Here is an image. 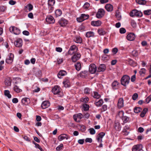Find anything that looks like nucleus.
<instances>
[{
	"label": "nucleus",
	"mask_w": 151,
	"mask_h": 151,
	"mask_svg": "<svg viewBox=\"0 0 151 151\" xmlns=\"http://www.w3.org/2000/svg\"><path fill=\"white\" fill-rule=\"evenodd\" d=\"M130 79V77L127 75L123 76L121 80V84L124 86H126L128 84Z\"/></svg>",
	"instance_id": "f257e3e1"
},
{
	"label": "nucleus",
	"mask_w": 151,
	"mask_h": 151,
	"mask_svg": "<svg viewBox=\"0 0 151 151\" xmlns=\"http://www.w3.org/2000/svg\"><path fill=\"white\" fill-rule=\"evenodd\" d=\"M10 31L16 35H19L20 33V30L18 28L12 26L9 29Z\"/></svg>",
	"instance_id": "f03ea898"
},
{
	"label": "nucleus",
	"mask_w": 151,
	"mask_h": 151,
	"mask_svg": "<svg viewBox=\"0 0 151 151\" xmlns=\"http://www.w3.org/2000/svg\"><path fill=\"white\" fill-rule=\"evenodd\" d=\"M96 67L94 64H91L90 65L89 68V71L91 73L93 74L97 71Z\"/></svg>",
	"instance_id": "7ed1b4c3"
},
{
	"label": "nucleus",
	"mask_w": 151,
	"mask_h": 151,
	"mask_svg": "<svg viewBox=\"0 0 151 151\" xmlns=\"http://www.w3.org/2000/svg\"><path fill=\"white\" fill-rule=\"evenodd\" d=\"M89 18V15L88 14H82L79 18H77V20L79 22H81Z\"/></svg>",
	"instance_id": "20e7f679"
},
{
	"label": "nucleus",
	"mask_w": 151,
	"mask_h": 151,
	"mask_svg": "<svg viewBox=\"0 0 151 151\" xmlns=\"http://www.w3.org/2000/svg\"><path fill=\"white\" fill-rule=\"evenodd\" d=\"M68 23V21L65 19L62 18L59 20L58 23L61 27H64Z\"/></svg>",
	"instance_id": "39448f33"
},
{
	"label": "nucleus",
	"mask_w": 151,
	"mask_h": 151,
	"mask_svg": "<svg viewBox=\"0 0 151 151\" xmlns=\"http://www.w3.org/2000/svg\"><path fill=\"white\" fill-rule=\"evenodd\" d=\"M81 55L78 52L74 53V55L72 57L71 60L73 62H76L81 58Z\"/></svg>",
	"instance_id": "423d86ee"
},
{
	"label": "nucleus",
	"mask_w": 151,
	"mask_h": 151,
	"mask_svg": "<svg viewBox=\"0 0 151 151\" xmlns=\"http://www.w3.org/2000/svg\"><path fill=\"white\" fill-rule=\"evenodd\" d=\"M105 12L104 10L102 9H99L96 14V17L98 18L102 17L104 15Z\"/></svg>",
	"instance_id": "0eeeda50"
},
{
	"label": "nucleus",
	"mask_w": 151,
	"mask_h": 151,
	"mask_svg": "<svg viewBox=\"0 0 151 151\" xmlns=\"http://www.w3.org/2000/svg\"><path fill=\"white\" fill-rule=\"evenodd\" d=\"M76 48L77 47L76 45H73L71 46L68 51V54L71 55L74 54L76 52V51L75 50Z\"/></svg>",
	"instance_id": "6e6552de"
},
{
	"label": "nucleus",
	"mask_w": 151,
	"mask_h": 151,
	"mask_svg": "<svg viewBox=\"0 0 151 151\" xmlns=\"http://www.w3.org/2000/svg\"><path fill=\"white\" fill-rule=\"evenodd\" d=\"M52 92L55 95L58 94L60 92V88L58 86H55L52 88Z\"/></svg>",
	"instance_id": "1a4fd4ad"
},
{
	"label": "nucleus",
	"mask_w": 151,
	"mask_h": 151,
	"mask_svg": "<svg viewBox=\"0 0 151 151\" xmlns=\"http://www.w3.org/2000/svg\"><path fill=\"white\" fill-rule=\"evenodd\" d=\"M46 22L48 24H53L55 22L53 17L52 16H47L46 19Z\"/></svg>",
	"instance_id": "9d476101"
},
{
	"label": "nucleus",
	"mask_w": 151,
	"mask_h": 151,
	"mask_svg": "<svg viewBox=\"0 0 151 151\" xmlns=\"http://www.w3.org/2000/svg\"><path fill=\"white\" fill-rule=\"evenodd\" d=\"M105 133L104 132L99 133L97 137V139L99 142L101 143L102 142V138L105 135Z\"/></svg>",
	"instance_id": "9b49d317"
},
{
	"label": "nucleus",
	"mask_w": 151,
	"mask_h": 151,
	"mask_svg": "<svg viewBox=\"0 0 151 151\" xmlns=\"http://www.w3.org/2000/svg\"><path fill=\"white\" fill-rule=\"evenodd\" d=\"M14 45L16 47H20L22 45V40L21 38H19L16 40L15 42Z\"/></svg>",
	"instance_id": "f8f14e48"
},
{
	"label": "nucleus",
	"mask_w": 151,
	"mask_h": 151,
	"mask_svg": "<svg viewBox=\"0 0 151 151\" xmlns=\"http://www.w3.org/2000/svg\"><path fill=\"white\" fill-rule=\"evenodd\" d=\"M135 38V34L133 33H130L128 34L127 36V39L130 41L134 40Z\"/></svg>",
	"instance_id": "ddd939ff"
},
{
	"label": "nucleus",
	"mask_w": 151,
	"mask_h": 151,
	"mask_svg": "<svg viewBox=\"0 0 151 151\" xmlns=\"http://www.w3.org/2000/svg\"><path fill=\"white\" fill-rule=\"evenodd\" d=\"M70 138V136L67 134H62L59 136L58 139L59 141H60L65 139L67 140Z\"/></svg>",
	"instance_id": "4468645a"
},
{
	"label": "nucleus",
	"mask_w": 151,
	"mask_h": 151,
	"mask_svg": "<svg viewBox=\"0 0 151 151\" xmlns=\"http://www.w3.org/2000/svg\"><path fill=\"white\" fill-rule=\"evenodd\" d=\"M142 146L141 144L137 145H134L132 148V151H139L142 149Z\"/></svg>",
	"instance_id": "2eb2a0df"
},
{
	"label": "nucleus",
	"mask_w": 151,
	"mask_h": 151,
	"mask_svg": "<svg viewBox=\"0 0 151 151\" xmlns=\"http://www.w3.org/2000/svg\"><path fill=\"white\" fill-rule=\"evenodd\" d=\"M14 57V55L12 53H10L8 57L6 59V62L8 63H11L13 60Z\"/></svg>",
	"instance_id": "dca6fc26"
},
{
	"label": "nucleus",
	"mask_w": 151,
	"mask_h": 151,
	"mask_svg": "<svg viewBox=\"0 0 151 151\" xmlns=\"http://www.w3.org/2000/svg\"><path fill=\"white\" fill-rule=\"evenodd\" d=\"M106 69V67L105 65L104 64H101L100 65L98 68L97 72H104Z\"/></svg>",
	"instance_id": "f3484780"
},
{
	"label": "nucleus",
	"mask_w": 151,
	"mask_h": 151,
	"mask_svg": "<svg viewBox=\"0 0 151 151\" xmlns=\"http://www.w3.org/2000/svg\"><path fill=\"white\" fill-rule=\"evenodd\" d=\"M30 99L29 98L25 97L23 98L22 100V102L25 105H27L30 103Z\"/></svg>",
	"instance_id": "a211bd4d"
},
{
	"label": "nucleus",
	"mask_w": 151,
	"mask_h": 151,
	"mask_svg": "<svg viewBox=\"0 0 151 151\" xmlns=\"http://www.w3.org/2000/svg\"><path fill=\"white\" fill-rule=\"evenodd\" d=\"M50 105V103L48 101H45L42 104L41 106L42 108L44 109L48 107Z\"/></svg>",
	"instance_id": "6ab92c4d"
},
{
	"label": "nucleus",
	"mask_w": 151,
	"mask_h": 151,
	"mask_svg": "<svg viewBox=\"0 0 151 151\" xmlns=\"http://www.w3.org/2000/svg\"><path fill=\"white\" fill-rule=\"evenodd\" d=\"M34 73L37 77H40L41 75V71L38 68H34L33 69Z\"/></svg>",
	"instance_id": "aec40b11"
},
{
	"label": "nucleus",
	"mask_w": 151,
	"mask_h": 151,
	"mask_svg": "<svg viewBox=\"0 0 151 151\" xmlns=\"http://www.w3.org/2000/svg\"><path fill=\"white\" fill-rule=\"evenodd\" d=\"M63 84L65 88H68L70 86V81L68 79L65 78L63 82Z\"/></svg>",
	"instance_id": "412c9836"
},
{
	"label": "nucleus",
	"mask_w": 151,
	"mask_h": 151,
	"mask_svg": "<svg viewBox=\"0 0 151 151\" xmlns=\"http://www.w3.org/2000/svg\"><path fill=\"white\" fill-rule=\"evenodd\" d=\"M12 80L11 78L8 77L6 78L4 81L5 84L8 86H10L11 85Z\"/></svg>",
	"instance_id": "4be33fe9"
},
{
	"label": "nucleus",
	"mask_w": 151,
	"mask_h": 151,
	"mask_svg": "<svg viewBox=\"0 0 151 151\" xmlns=\"http://www.w3.org/2000/svg\"><path fill=\"white\" fill-rule=\"evenodd\" d=\"M124 106V101L122 98H120L119 99L118 103V106L119 108H121Z\"/></svg>",
	"instance_id": "5701e85b"
},
{
	"label": "nucleus",
	"mask_w": 151,
	"mask_h": 151,
	"mask_svg": "<svg viewBox=\"0 0 151 151\" xmlns=\"http://www.w3.org/2000/svg\"><path fill=\"white\" fill-rule=\"evenodd\" d=\"M105 8L108 12H111L113 10V6L110 4H106L105 6Z\"/></svg>",
	"instance_id": "b1692460"
},
{
	"label": "nucleus",
	"mask_w": 151,
	"mask_h": 151,
	"mask_svg": "<svg viewBox=\"0 0 151 151\" xmlns=\"http://www.w3.org/2000/svg\"><path fill=\"white\" fill-rule=\"evenodd\" d=\"M97 32L100 35H104L106 33V31L102 28L99 29Z\"/></svg>",
	"instance_id": "393cba45"
},
{
	"label": "nucleus",
	"mask_w": 151,
	"mask_h": 151,
	"mask_svg": "<svg viewBox=\"0 0 151 151\" xmlns=\"http://www.w3.org/2000/svg\"><path fill=\"white\" fill-rule=\"evenodd\" d=\"M66 74V72L65 70L60 71L58 74V77L59 78H61V77Z\"/></svg>",
	"instance_id": "a878e982"
},
{
	"label": "nucleus",
	"mask_w": 151,
	"mask_h": 151,
	"mask_svg": "<svg viewBox=\"0 0 151 151\" xmlns=\"http://www.w3.org/2000/svg\"><path fill=\"white\" fill-rule=\"evenodd\" d=\"M101 24V22L100 21H92L91 22V24L95 26H100Z\"/></svg>",
	"instance_id": "bb28decb"
},
{
	"label": "nucleus",
	"mask_w": 151,
	"mask_h": 151,
	"mask_svg": "<svg viewBox=\"0 0 151 151\" xmlns=\"http://www.w3.org/2000/svg\"><path fill=\"white\" fill-rule=\"evenodd\" d=\"M75 68L76 70L79 71L81 70V63L79 62H77L75 65Z\"/></svg>",
	"instance_id": "cd10ccee"
},
{
	"label": "nucleus",
	"mask_w": 151,
	"mask_h": 151,
	"mask_svg": "<svg viewBox=\"0 0 151 151\" xmlns=\"http://www.w3.org/2000/svg\"><path fill=\"white\" fill-rule=\"evenodd\" d=\"M119 83L117 81H114L112 84V86L114 89H116L118 87Z\"/></svg>",
	"instance_id": "c85d7f7f"
},
{
	"label": "nucleus",
	"mask_w": 151,
	"mask_h": 151,
	"mask_svg": "<svg viewBox=\"0 0 151 151\" xmlns=\"http://www.w3.org/2000/svg\"><path fill=\"white\" fill-rule=\"evenodd\" d=\"M88 73L87 71H83L80 73V76L82 77H85L88 75Z\"/></svg>",
	"instance_id": "c756f323"
},
{
	"label": "nucleus",
	"mask_w": 151,
	"mask_h": 151,
	"mask_svg": "<svg viewBox=\"0 0 151 151\" xmlns=\"http://www.w3.org/2000/svg\"><path fill=\"white\" fill-rule=\"evenodd\" d=\"M94 33L92 31L87 32L86 33V37H93L94 36Z\"/></svg>",
	"instance_id": "7c9ffc66"
},
{
	"label": "nucleus",
	"mask_w": 151,
	"mask_h": 151,
	"mask_svg": "<svg viewBox=\"0 0 151 151\" xmlns=\"http://www.w3.org/2000/svg\"><path fill=\"white\" fill-rule=\"evenodd\" d=\"M148 111V109L147 108H144L140 114V116L142 117H144Z\"/></svg>",
	"instance_id": "2f4dec72"
},
{
	"label": "nucleus",
	"mask_w": 151,
	"mask_h": 151,
	"mask_svg": "<svg viewBox=\"0 0 151 151\" xmlns=\"http://www.w3.org/2000/svg\"><path fill=\"white\" fill-rule=\"evenodd\" d=\"M136 2L139 4L145 5L147 3V1L145 0H136Z\"/></svg>",
	"instance_id": "473e14b6"
},
{
	"label": "nucleus",
	"mask_w": 151,
	"mask_h": 151,
	"mask_svg": "<svg viewBox=\"0 0 151 151\" xmlns=\"http://www.w3.org/2000/svg\"><path fill=\"white\" fill-rule=\"evenodd\" d=\"M135 16L137 17H140L142 16V13L141 11L135 10Z\"/></svg>",
	"instance_id": "72a5a7b5"
},
{
	"label": "nucleus",
	"mask_w": 151,
	"mask_h": 151,
	"mask_svg": "<svg viewBox=\"0 0 151 151\" xmlns=\"http://www.w3.org/2000/svg\"><path fill=\"white\" fill-rule=\"evenodd\" d=\"M55 14L57 17L60 16L62 14V12L60 9H57L55 12Z\"/></svg>",
	"instance_id": "f704fd0d"
},
{
	"label": "nucleus",
	"mask_w": 151,
	"mask_h": 151,
	"mask_svg": "<svg viewBox=\"0 0 151 151\" xmlns=\"http://www.w3.org/2000/svg\"><path fill=\"white\" fill-rule=\"evenodd\" d=\"M103 103V100L102 99H100L98 101L95 103V104L97 106H101Z\"/></svg>",
	"instance_id": "c9c22d12"
},
{
	"label": "nucleus",
	"mask_w": 151,
	"mask_h": 151,
	"mask_svg": "<svg viewBox=\"0 0 151 151\" xmlns=\"http://www.w3.org/2000/svg\"><path fill=\"white\" fill-rule=\"evenodd\" d=\"M14 91L17 93H19L22 91V90L20 89L18 86L17 85H15L14 87Z\"/></svg>",
	"instance_id": "e433bc0d"
},
{
	"label": "nucleus",
	"mask_w": 151,
	"mask_h": 151,
	"mask_svg": "<svg viewBox=\"0 0 151 151\" xmlns=\"http://www.w3.org/2000/svg\"><path fill=\"white\" fill-rule=\"evenodd\" d=\"M115 15L117 19L118 20H120L121 19V16L120 15V13L119 10L116 11Z\"/></svg>",
	"instance_id": "4c0bfd02"
},
{
	"label": "nucleus",
	"mask_w": 151,
	"mask_h": 151,
	"mask_svg": "<svg viewBox=\"0 0 151 151\" xmlns=\"http://www.w3.org/2000/svg\"><path fill=\"white\" fill-rule=\"evenodd\" d=\"M93 97L95 99H99L101 97V95L96 91H94Z\"/></svg>",
	"instance_id": "58836bf2"
},
{
	"label": "nucleus",
	"mask_w": 151,
	"mask_h": 151,
	"mask_svg": "<svg viewBox=\"0 0 151 151\" xmlns=\"http://www.w3.org/2000/svg\"><path fill=\"white\" fill-rule=\"evenodd\" d=\"M4 95L9 98H10L11 97V95L10 94V92L9 90H5L4 91Z\"/></svg>",
	"instance_id": "ea45409f"
},
{
	"label": "nucleus",
	"mask_w": 151,
	"mask_h": 151,
	"mask_svg": "<svg viewBox=\"0 0 151 151\" xmlns=\"http://www.w3.org/2000/svg\"><path fill=\"white\" fill-rule=\"evenodd\" d=\"M75 42L78 43H81L82 42V39L80 37H77L75 40Z\"/></svg>",
	"instance_id": "a19ab883"
},
{
	"label": "nucleus",
	"mask_w": 151,
	"mask_h": 151,
	"mask_svg": "<svg viewBox=\"0 0 151 151\" xmlns=\"http://www.w3.org/2000/svg\"><path fill=\"white\" fill-rule=\"evenodd\" d=\"M55 3V0H48V6H53Z\"/></svg>",
	"instance_id": "79ce46f5"
},
{
	"label": "nucleus",
	"mask_w": 151,
	"mask_h": 151,
	"mask_svg": "<svg viewBox=\"0 0 151 151\" xmlns=\"http://www.w3.org/2000/svg\"><path fill=\"white\" fill-rule=\"evenodd\" d=\"M142 110L141 108L140 107H135L134 109V111L135 113H138Z\"/></svg>",
	"instance_id": "37998d69"
},
{
	"label": "nucleus",
	"mask_w": 151,
	"mask_h": 151,
	"mask_svg": "<svg viewBox=\"0 0 151 151\" xmlns=\"http://www.w3.org/2000/svg\"><path fill=\"white\" fill-rule=\"evenodd\" d=\"M129 118L128 117L126 116H123L122 117V120L123 121V122L124 123H126L128 122Z\"/></svg>",
	"instance_id": "c03bdc74"
},
{
	"label": "nucleus",
	"mask_w": 151,
	"mask_h": 151,
	"mask_svg": "<svg viewBox=\"0 0 151 151\" xmlns=\"http://www.w3.org/2000/svg\"><path fill=\"white\" fill-rule=\"evenodd\" d=\"M6 9V6L3 5H0V11L2 12H4Z\"/></svg>",
	"instance_id": "a18cd8bd"
},
{
	"label": "nucleus",
	"mask_w": 151,
	"mask_h": 151,
	"mask_svg": "<svg viewBox=\"0 0 151 151\" xmlns=\"http://www.w3.org/2000/svg\"><path fill=\"white\" fill-rule=\"evenodd\" d=\"M91 90L88 88L87 87L84 89V93L86 94H89L90 93Z\"/></svg>",
	"instance_id": "49530a36"
},
{
	"label": "nucleus",
	"mask_w": 151,
	"mask_h": 151,
	"mask_svg": "<svg viewBox=\"0 0 151 151\" xmlns=\"http://www.w3.org/2000/svg\"><path fill=\"white\" fill-rule=\"evenodd\" d=\"M129 64L133 66H135L136 65V64L132 60L130 59L129 60Z\"/></svg>",
	"instance_id": "de8ad7c7"
},
{
	"label": "nucleus",
	"mask_w": 151,
	"mask_h": 151,
	"mask_svg": "<svg viewBox=\"0 0 151 151\" xmlns=\"http://www.w3.org/2000/svg\"><path fill=\"white\" fill-rule=\"evenodd\" d=\"M83 108L84 110L85 111H88L89 109V105L86 104H83Z\"/></svg>",
	"instance_id": "09e8293b"
},
{
	"label": "nucleus",
	"mask_w": 151,
	"mask_h": 151,
	"mask_svg": "<svg viewBox=\"0 0 151 151\" xmlns=\"http://www.w3.org/2000/svg\"><path fill=\"white\" fill-rule=\"evenodd\" d=\"M144 13L145 15H149L151 14V10L149 9L145 10L144 11Z\"/></svg>",
	"instance_id": "8fccbe9b"
},
{
	"label": "nucleus",
	"mask_w": 151,
	"mask_h": 151,
	"mask_svg": "<svg viewBox=\"0 0 151 151\" xmlns=\"http://www.w3.org/2000/svg\"><path fill=\"white\" fill-rule=\"evenodd\" d=\"M131 24L132 26L134 28L136 27V23L134 20H131Z\"/></svg>",
	"instance_id": "3c124183"
},
{
	"label": "nucleus",
	"mask_w": 151,
	"mask_h": 151,
	"mask_svg": "<svg viewBox=\"0 0 151 151\" xmlns=\"http://www.w3.org/2000/svg\"><path fill=\"white\" fill-rule=\"evenodd\" d=\"M83 118H85L86 119H88L90 116V114L88 113H84L83 114Z\"/></svg>",
	"instance_id": "603ef678"
},
{
	"label": "nucleus",
	"mask_w": 151,
	"mask_h": 151,
	"mask_svg": "<svg viewBox=\"0 0 151 151\" xmlns=\"http://www.w3.org/2000/svg\"><path fill=\"white\" fill-rule=\"evenodd\" d=\"M63 146V145L61 144L56 148V150L58 151H60L62 148Z\"/></svg>",
	"instance_id": "864d4df0"
},
{
	"label": "nucleus",
	"mask_w": 151,
	"mask_h": 151,
	"mask_svg": "<svg viewBox=\"0 0 151 151\" xmlns=\"http://www.w3.org/2000/svg\"><path fill=\"white\" fill-rule=\"evenodd\" d=\"M90 6V4L89 3L87 2H86L84 4L83 6V8L86 9H88Z\"/></svg>",
	"instance_id": "5fc2aeb1"
},
{
	"label": "nucleus",
	"mask_w": 151,
	"mask_h": 151,
	"mask_svg": "<svg viewBox=\"0 0 151 151\" xmlns=\"http://www.w3.org/2000/svg\"><path fill=\"white\" fill-rule=\"evenodd\" d=\"M119 32L121 34H124L126 32V29L124 28H121L119 29Z\"/></svg>",
	"instance_id": "6e6d98bb"
},
{
	"label": "nucleus",
	"mask_w": 151,
	"mask_h": 151,
	"mask_svg": "<svg viewBox=\"0 0 151 151\" xmlns=\"http://www.w3.org/2000/svg\"><path fill=\"white\" fill-rule=\"evenodd\" d=\"M145 72L146 70L144 68H141L139 71V73L141 75L145 74Z\"/></svg>",
	"instance_id": "4d7b16f0"
},
{
	"label": "nucleus",
	"mask_w": 151,
	"mask_h": 151,
	"mask_svg": "<svg viewBox=\"0 0 151 151\" xmlns=\"http://www.w3.org/2000/svg\"><path fill=\"white\" fill-rule=\"evenodd\" d=\"M74 115H76V117L77 118H79V119H81V118H83V114L81 113L76 114H75Z\"/></svg>",
	"instance_id": "13d9d810"
},
{
	"label": "nucleus",
	"mask_w": 151,
	"mask_h": 151,
	"mask_svg": "<svg viewBox=\"0 0 151 151\" xmlns=\"http://www.w3.org/2000/svg\"><path fill=\"white\" fill-rule=\"evenodd\" d=\"M90 133L91 134H93L95 133V129L93 128H90L89 129Z\"/></svg>",
	"instance_id": "bf43d9fd"
},
{
	"label": "nucleus",
	"mask_w": 151,
	"mask_h": 151,
	"mask_svg": "<svg viewBox=\"0 0 151 151\" xmlns=\"http://www.w3.org/2000/svg\"><path fill=\"white\" fill-rule=\"evenodd\" d=\"M89 100V99L88 97H86L85 98H82L81 100V101L82 102L83 101L85 102V103H87V102Z\"/></svg>",
	"instance_id": "052dcab7"
},
{
	"label": "nucleus",
	"mask_w": 151,
	"mask_h": 151,
	"mask_svg": "<svg viewBox=\"0 0 151 151\" xmlns=\"http://www.w3.org/2000/svg\"><path fill=\"white\" fill-rule=\"evenodd\" d=\"M135 10H133L132 11L130 14V15L131 17H133L134 16H135Z\"/></svg>",
	"instance_id": "680f3d73"
},
{
	"label": "nucleus",
	"mask_w": 151,
	"mask_h": 151,
	"mask_svg": "<svg viewBox=\"0 0 151 151\" xmlns=\"http://www.w3.org/2000/svg\"><path fill=\"white\" fill-rule=\"evenodd\" d=\"M138 95L137 93H134L132 96V99L133 100H136L138 98Z\"/></svg>",
	"instance_id": "e2e57ef3"
},
{
	"label": "nucleus",
	"mask_w": 151,
	"mask_h": 151,
	"mask_svg": "<svg viewBox=\"0 0 151 151\" xmlns=\"http://www.w3.org/2000/svg\"><path fill=\"white\" fill-rule=\"evenodd\" d=\"M27 5L28 7V9L29 11H30L33 9V6L31 4H29Z\"/></svg>",
	"instance_id": "0e129e2a"
},
{
	"label": "nucleus",
	"mask_w": 151,
	"mask_h": 151,
	"mask_svg": "<svg viewBox=\"0 0 151 151\" xmlns=\"http://www.w3.org/2000/svg\"><path fill=\"white\" fill-rule=\"evenodd\" d=\"M107 106L106 105H104L102 106V109H101L102 111H105L107 110Z\"/></svg>",
	"instance_id": "69168bd1"
},
{
	"label": "nucleus",
	"mask_w": 151,
	"mask_h": 151,
	"mask_svg": "<svg viewBox=\"0 0 151 151\" xmlns=\"http://www.w3.org/2000/svg\"><path fill=\"white\" fill-rule=\"evenodd\" d=\"M127 126H126L124 127V129L123 131V132L124 133H125V134L126 135H128L129 133V132L127 131Z\"/></svg>",
	"instance_id": "338daca9"
},
{
	"label": "nucleus",
	"mask_w": 151,
	"mask_h": 151,
	"mask_svg": "<svg viewBox=\"0 0 151 151\" xmlns=\"http://www.w3.org/2000/svg\"><path fill=\"white\" fill-rule=\"evenodd\" d=\"M85 141L86 142L91 143L92 142V140L91 138H87L86 139Z\"/></svg>",
	"instance_id": "774afa93"
}]
</instances>
